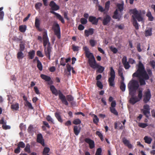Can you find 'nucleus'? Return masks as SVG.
Masks as SVG:
<instances>
[{
  "mask_svg": "<svg viewBox=\"0 0 155 155\" xmlns=\"http://www.w3.org/2000/svg\"><path fill=\"white\" fill-rule=\"evenodd\" d=\"M102 149L101 148H99L97 150L95 155H101Z\"/></svg>",
  "mask_w": 155,
  "mask_h": 155,
  "instance_id": "55",
  "label": "nucleus"
},
{
  "mask_svg": "<svg viewBox=\"0 0 155 155\" xmlns=\"http://www.w3.org/2000/svg\"><path fill=\"white\" fill-rule=\"evenodd\" d=\"M25 49V44L22 42H21V44L19 45V50L20 51H23Z\"/></svg>",
  "mask_w": 155,
  "mask_h": 155,
  "instance_id": "40",
  "label": "nucleus"
},
{
  "mask_svg": "<svg viewBox=\"0 0 155 155\" xmlns=\"http://www.w3.org/2000/svg\"><path fill=\"white\" fill-rule=\"evenodd\" d=\"M88 63L90 67L94 69H96V66L98 64L96 62L95 58L93 57L91 59H88Z\"/></svg>",
  "mask_w": 155,
  "mask_h": 155,
  "instance_id": "12",
  "label": "nucleus"
},
{
  "mask_svg": "<svg viewBox=\"0 0 155 155\" xmlns=\"http://www.w3.org/2000/svg\"><path fill=\"white\" fill-rule=\"evenodd\" d=\"M97 86L101 89L103 88V85L101 81H97L96 83Z\"/></svg>",
  "mask_w": 155,
  "mask_h": 155,
  "instance_id": "54",
  "label": "nucleus"
},
{
  "mask_svg": "<svg viewBox=\"0 0 155 155\" xmlns=\"http://www.w3.org/2000/svg\"><path fill=\"white\" fill-rule=\"evenodd\" d=\"M122 61L124 68L126 69H128L130 67L129 62L127 61V58L126 56L123 57L122 60Z\"/></svg>",
  "mask_w": 155,
  "mask_h": 155,
  "instance_id": "16",
  "label": "nucleus"
},
{
  "mask_svg": "<svg viewBox=\"0 0 155 155\" xmlns=\"http://www.w3.org/2000/svg\"><path fill=\"white\" fill-rule=\"evenodd\" d=\"M138 97L139 100H140V101L142 99V98L143 97V94H142V90H139L138 92Z\"/></svg>",
  "mask_w": 155,
  "mask_h": 155,
  "instance_id": "46",
  "label": "nucleus"
},
{
  "mask_svg": "<svg viewBox=\"0 0 155 155\" xmlns=\"http://www.w3.org/2000/svg\"><path fill=\"white\" fill-rule=\"evenodd\" d=\"M46 119L48 121L53 123V120L50 115H48L46 117Z\"/></svg>",
  "mask_w": 155,
  "mask_h": 155,
  "instance_id": "58",
  "label": "nucleus"
},
{
  "mask_svg": "<svg viewBox=\"0 0 155 155\" xmlns=\"http://www.w3.org/2000/svg\"><path fill=\"white\" fill-rule=\"evenodd\" d=\"M55 116L59 122L62 123L63 120L59 112H56L54 114Z\"/></svg>",
  "mask_w": 155,
  "mask_h": 155,
  "instance_id": "24",
  "label": "nucleus"
},
{
  "mask_svg": "<svg viewBox=\"0 0 155 155\" xmlns=\"http://www.w3.org/2000/svg\"><path fill=\"white\" fill-rule=\"evenodd\" d=\"M40 24V20L38 18H36L35 19V26L36 28L38 29L39 28Z\"/></svg>",
  "mask_w": 155,
  "mask_h": 155,
  "instance_id": "38",
  "label": "nucleus"
},
{
  "mask_svg": "<svg viewBox=\"0 0 155 155\" xmlns=\"http://www.w3.org/2000/svg\"><path fill=\"white\" fill-rule=\"evenodd\" d=\"M27 27L26 25H21L19 26V30L21 32L24 33L26 30Z\"/></svg>",
  "mask_w": 155,
  "mask_h": 155,
  "instance_id": "34",
  "label": "nucleus"
},
{
  "mask_svg": "<svg viewBox=\"0 0 155 155\" xmlns=\"http://www.w3.org/2000/svg\"><path fill=\"white\" fill-rule=\"evenodd\" d=\"M37 55L39 57H43L44 56L42 52L40 51H38L37 52Z\"/></svg>",
  "mask_w": 155,
  "mask_h": 155,
  "instance_id": "64",
  "label": "nucleus"
},
{
  "mask_svg": "<svg viewBox=\"0 0 155 155\" xmlns=\"http://www.w3.org/2000/svg\"><path fill=\"white\" fill-rule=\"evenodd\" d=\"M132 76L134 77H136L139 78L140 85L145 84V80H148L149 78V75L145 70L143 65L140 61L139 63L137 71L133 74Z\"/></svg>",
  "mask_w": 155,
  "mask_h": 155,
  "instance_id": "1",
  "label": "nucleus"
},
{
  "mask_svg": "<svg viewBox=\"0 0 155 155\" xmlns=\"http://www.w3.org/2000/svg\"><path fill=\"white\" fill-rule=\"evenodd\" d=\"M33 128L32 126L31 125L29 126L28 129V133H31L33 131Z\"/></svg>",
  "mask_w": 155,
  "mask_h": 155,
  "instance_id": "62",
  "label": "nucleus"
},
{
  "mask_svg": "<svg viewBox=\"0 0 155 155\" xmlns=\"http://www.w3.org/2000/svg\"><path fill=\"white\" fill-rule=\"evenodd\" d=\"M115 27L116 28H118L119 29L122 30L124 28V25L122 24L120 25H115Z\"/></svg>",
  "mask_w": 155,
  "mask_h": 155,
  "instance_id": "61",
  "label": "nucleus"
},
{
  "mask_svg": "<svg viewBox=\"0 0 155 155\" xmlns=\"http://www.w3.org/2000/svg\"><path fill=\"white\" fill-rule=\"evenodd\" d=\"M110 77L109 78L108 81L110 86L114 87L115 84L114 81L115 77V73L112 67L110 68Z\"/></svg>",
  "mask_w": 155,
  "mask_h": 155,
  "instance_id": "5",
  "label": "nucleus"
},
{
  "mask_svg": "<svg viewBox=\"0 0 155 155\" xmlns=\"http://www.w3.org/2000/svg\"><path fill=\"white\" fill-rule=\"evenodd\" d=\"M50 89L52 93L57 96L58 95L59 99L61 100L62 103L66 106L68 105V101L71 102L74 100V97L71 95H68L66 96L64 95L60 90H58L53 85H51L50 87ZM71 104H72V102H71Z\"/></svg>",
  "mask_w": 155,
  "mask_h": 155,
  "instance_id": "2",
  "label": "nucleus"
},
{
  "mask_svg": "<svg viewBox=\"0 0 155 155\" xmlns=\"http://www.w3.org/2000/svg\"><path fill=\"white\" fill-rule=\"evenodd\" d=\"M11 107L13 110H18L19 108V104L18 103L13 104L11 105Z\"/></svg>",
  "mask_w": 155,
  "mask_h": 155,
  "instance_id": "35",
  "label": "nucleus"
},
{
  "mask_svg": "<svg viewBox=\"0 0 155 155\" xmlns=\"http://www.w3.org/2000/svg\"><path fill=\"white\" fill-rule=\"evenodd\" d=\"M4 16V12L3 11H1L0 12V20L3 21Z\"/></svg>",
  "mask_w": 155,
  "mask_h": 155,
  "instance_id": "63",
  "label": "nucleus"
},
{
  "mask_svg": "<svg viewBox=\"0 0 155 155\" xmlns=\"http://www.w3.org/2000/svg\"><path fill=\"white\" fill-rule=\"evenodd\" d=\"M24 150L25 152H27L28 153H31L30 145L29 143H27L26 144V147Z\"/></svg>",
  "mask_w": 155,
  "mask_h": 155,
  "instance_id": "39",
  "label": "nucleus"
},
{
  "mask_svg": "<svg viewBox=\"0 0 155 155\" xmlns=\"http://www.w3.org/2000/svg\"><path fill=\"white\" fill-rule=\"evenodd\" d=\"M96 68L98 69L97 70V72L100 73H102L104 71L105 69L104 67L101 66L98 64L96 66Z\"/></svg>",
  "mask_w": 155,
  "mask_h": 155,
  "instance_id": "26",
  "label": "nucleus"
},
{
  "mask_svg": "<svg viewBox=\"0 0 155 155\" xmlns=\"http://www.w3.org/2000/svg\"><path fill=\"white\" fill-rule=\"evenodd\" d=\"M73 123L75 125H78L81 124V121L79 119H76L73 120Z\"/></svg>",
  "mask_w": 155,
  "mask_h": 155,
  "instance_id": "48",
  "label": "nucleus"
},
{
  "mask_svg": "<svg viewBox=\"0 0 155 155\" xmlns=\"http://www.w3.org/2000/svg\"><path fill=\"white\" fill-rule=\"evenodd\" d=\"M83 49L84 51L86 56L88 59H91L93 58V57L94 58L93 54L89 52V48L87 46L84 47Z\"/></svg>",
  "mask_w": 155,
  "mask_h": 155,
  "instance_id": "10",
  "label": "nucleus"
},
{
  "mask_svg": "<svg viewBox=\"0 0 155 155\" xmlns=\"http://www.w3.org/2000/svg\"><path fill=\"white\" fill-rule=\"evenodd\" d=\"M110 2L109 1H107L105 4V10L108 11L110 8Z\"/></svg>",
  "mask_w": 155,
  "mask_h": 155,
  "instance_id": "45",
  "label": "nucleus"
},
{
  "mask_svg": "<svg viewBox=\"0 0 155 155\" xmlns=\"http://www.w3.org/2000/svg\"><path fill=\"white\" fill-rule=\"evenodd\" d=\"M92 115L94 116L93 118V122L94 123L96 124H97V123L99 122V119L97 117V115L94 114H93Z\"/></svg>",
  "mask_w": 155,
  "mask_h": 155,
  "instance_id": "37",
  "label": "nucleus"
},
{
  "mask_svg": "<svg viewBox=\"0 0 155 155\" xmlns=\"http://www.w3.org/2000/svg\"><path fill=\"white\" fill-rule=\"evenodd\" d=\"M17 146V147L14 150V152L15 153H19L20 152V148H23L25 147V144L23 141L19 142L18 143Z\"/></svg>",
  "mask_w": 155,
  "mask_h": 155,
  "instance_id": "11",
  "label": "nucleus"
},
{
  "mask_svg": "<svg viewBox=\"0 0 155 155\" xmlns=\"http://www.w3.org/2000/svg\"><path fill=\"white\" fill-rule=\"evenodd\" d=\"M139 87L138 83L136 80H133L130 81L128 85L129 93H136V91Z\"/></svg>",
  "mask_w": 155,
  "mask_h": 155,
  "instance_id": "4",
  "label": "nucleus"
},
{
  "mask_svg": "<svg viewBox=\"0 0 155 155\" xmlns=\"http://www.w3.org/2000/svg\"><path fill=\"white\" fill-rule=\"evenodd\" d=\"M37 67L40 71H41L43 69V67L41 62L39 60L38 61V62L37 63Z\"/></svg>",
  "mask_w": 155,
  "mask_h": 155,
  "instance_id": "42",
  "label": "nucleus"
},
{
  "mask_svg": "<svg viewBox=\"0 0 155 155\" xmlns=\"http://www.w3.org/2000/svg\"><path fill=\"white\" fill-rule=\"evenodd\" d=\"M132 13L133 14L132 16V21L135 29L138 30L139 29V26L137 20L138 21H141L143 20L141 11H138L136 9H134L132 10Z\"/></svg>",
  "mask_w": 155,
  "mask_h": 155,
  "instance_id": "3",
  "label": "nucleus"
},
{
  "mask_svg": "<svg viewBox=\"0 0 155 155\" xmlns=\"http://www.w3.org/2000/svg\"><path fill=\"white\" fill-rule=\"evenodd\" d=\"M94 29L93 28H89L88 30H84V35L86 37H88L90 35H92L94 33Z\"/></svg>",
  "mask_w": 155,
  "mask_h": 155,
  "instance_id": "22",
  "label": "nucleus"
},
{
  "mask_svg": "<svg viewBox=\"0 0 155 155\" xmlns=\"http://www.w3.org/2000/svg\"><path fill=\"white\" fill-rule=\"evenodd\" d=\"M66 67L68 71L69 72V74H70L71 70L72 69L73 67H71V65L68 64H67Z\"/></svg>",
  "mask_w": 155,
  "mask_h": 155,
  "instance_id": "53",
  "label": "nucleus"
},
{
  "mask_svg": "<svg viewBox=\"0 0 155 155\" xmlns=\"http://www.w3.org/2000/svg\"><path fill=\"white\" fill-rule=\"evenodd\" d=\"M129 94L131 96L129 102L131 104H134L140 101L137 97L134 96L135 93H129Z\"/></svg>",
  "mask_w": 155,
  "mask_h": 155,
  "instance_id": "8",
  "label": "nucleus"
},
{
  "mask_svg": "<svg viewBox=\"0 0 155 155\" xmlns=\"http://www.w3.org/2000/svg\"><path fill=\"white\" fill-rule=\"evenodd\" d=\"M50 12L54 15L56 16L57 18L60 21L62 24L65 23V21L63 18L60 15L52 11H50Z\"/></svg>",
  "mask_w": 155,
  "mask_h": 155,
  "instance_id": "18",
  "label": "nucleus"
},
{
  "mask_svg": "<svg viewBox=\"0 0 155 155\" xmlns=\"http://www.w3.org/2000/svg\"><path fill=\"white\" fill-rule=\"evenodd\" d=\"M146 15L148 17V19L149 21H152L153 20L154 18L152 15L150 11L148 12Z\"/></svg>",
  "mask_w": 155,
  "mask_h": 155,
  "instance_id": "32",
  "label": "nucleus"
},
{
  "mask_svg": "<svg viewBox=\"0 0 155 155\" xmlns=\"http://www.w3.org/2000/svg\"><path fill=\"white\" fill-rule=\"evenodd\" d=\"M53 29L55 35L58 39H60L61 37L60 28L59 25L57 23L54 24Z\"/></svg>",
  "mask_w": 155,
  "mask_h": 155,
  "instance_id": "6",
  "label": "nucleus"
},
{
  "mask_svg": "<svg viewBox=\"0 0 155 155\" xmlns=\"http://www.w3.org/2000/svg\"><path fill=\"white\" fill-rule=\"evenodd\" d=\"M152 29L151 28L146 30L145 31V36L146 37H147L151 36L152 35Z\"/></svg>",
  "mask_w": 155,
  "mask_h": 155,
  "instance_id": "28",
  "label": "nucleus"
},
{
  "mask_svg": "<svg viewBox=\"0 0 155 155\" xmlns=\"http://www.w3.org/2000/svg\"><path fill=\"white\" fill-rule=\"evenodd\" d=\"M49 6L51 7V11H57L59 9V7L53 1H51L49 4Z\"/></svg>",
  "mask_w": 155,
  "mask_h": 155,
  "instance_id": "17",
  "label": "nucleus"
},
{
  "mask_svg": "<svg viewBox=\"0 0 155 155\" xmlns=\"http://www.w3.org/2000/svg\"><path fill=\"white\" fill-rule=\"evenodd\" d=\"M35 55V51L32 50L28 52V57L30 59H33Z\"/></svg>",
  "mask_w": 155,
  "mask_h": 155,
  "instance_id": "31",
  "label": "nucleus"
},
{
  "mask_svg": "<svg viewBox=\"0 0 155 155\" xmlns=\"http://www.w3.org/2000/svg\"><path fill=\"white\" fill-rule=\"evenodd\" d=\"M88 21L93 25H97L98 24V20L95 17L91 16L89 17Z\"/></svg>",
  "mask_w": 155,
  "mask_h": 155,
  "instance_id": "20",
  "label": "nucleus"
},
{
  "mask_svg": "<svg viewBox=\"0 0 155 155\" xmlns=\"http://www.w3.org/2000/svg\"><path fill=\"white\" fill-rule=\"evenodd\" d=\"M89 42L91 46L92 47H94L97 43V41L95 40L91 39L89 41Z\"/></svg>",
  "mask_w": 155,
  "mask_h": 155,
  "instance_id": "49",
  "label": "nucleus"
},
{
  "mask_svg": "<svg viewBox=\"0 0 155 155\" xmlns=\"http://www.w3.org/2000/svg\"><path fill=\"white\" fill-rule=\"evenodd\" d=\"M110 49L114 54H116L118 51L117 49L116 48L113 47L112 46L110 47Z\"/></svg>",
  "mask_w": 155,
  "mask_h": 155,
  "instance_id": "56",
  "label": "nucleus"
},
{
  "mask_svg": "<svg viewBox=\"0 0 155 155\" xmlns=\"http://www.w3.org/2000/svg\"><path fill=\"white\" fill-rule=\"evenodd\" d=\"M138 126L142 128H145L148 126V124L147 123H139L138 124Z\"/></svg>",
  "mask_w": 155,
  "mask_h": 155,
  "instance_id": "50",
  "label": "nucleus"
},
{
  "mask_svg": "<svg viewBox=\"0 0 155 155\" xmlns=\"http://www.w3.org/2000/svg\"><path fill=\"white\" fill-rule=\"evenodd\" d=\"M120 88L121 91L124 92V91L125 90L126 85L124 82L120 83Z\"/></svg>",
  "mask_w": 155,
  "mask_h": 155,
  "instance_id": "44",
  "label": "nucleus"
},
{
  "mask_svg": "<svg viewBox=\"0 0 155 155\" xmlns=\"http://www.w3.org/2000/svg\"><path fill=\"white\" fill-rule=\"evenodd\" d=\"M40 77L42 79L46 81H50L51 80V78L50 77L43 74H41Z\"/></svg>",
  "mask_w": 155,
  "mask_h": 155,
  "instance_id": "27",
  "label": "nucleus"
},
{
  "mask_svg": "<svg viewBox=\"0 0 155 155\" xmlns=\"http://www.w3.org/2000/svg\"><path fill=\"white\" fill-rule=\"evenodd\" d=\"M36 140L38 143H40L43 146H45V140L41 134L39 133L37 134Z\"/></svg>",
  "mask_w": 155,
  "mask_h": 155,
  "instance_id": "14",
  "label": "nucleus"
},
{
  "mask_svg": "<svg viewBox=\"0 0 155 155\" xmlns=\"http://www.w3.org/2000/svg\"><path fill=\"white\" fill-rule=\"evenodd\" d=\"M124 3L122 2L121 3H117L116 5V7L117 9H118V11H119L120 12H121L124 9Z\"/></svg>",
  "mask_w": 155,
  "mask_h": 155,
  "instance_id": "23",
  "label": "nucleus"
},
{
  "mask_svg": "<svg viewBox=\"0 0 155 155\" xmlns=\"http://www.w3.org/2000/svg\"><path fill=\"white\" fill-rule=\"evenodd\" d=\"M43 46L45 48H46L47 45L48 44L49 45V43H50L49 41V39L47 36V31H45L43 33Z\"/></svg>",
  "mask_w": 155,
  "mask_h": 155,
  "instance_id": "13",
  "label": "nucleus"
},
{
  "mask_svg": "<svg viewBox=\"0 0 155 155\" xmlns=\"http://www.w3.org/2000/svg\"><path fill=\"white\" fill-rule=\"evenodd\" d=\"M96 134L98 136L102 141H103L104 138L103 135L99 131H97L96 132Z\"/></svg>",
  "mask_w": 155,
  "mask_h": 155,
  "instance_id": "47",
  "label": "nucleus"
},
{
  "mask_svg": "<svg viewBox=\"0 0 155 155\" xmlns=\"http://www.w3.org/2000/svg\"><path fill=\"white\" fill-rule=\"evenodd\" d=\"M112 18L114 19H118L119 20L120 19L119 15L118 14V9H116L114 12V14L112 16Z\"/></svg>",
  "mask_w": 155,
  "mask_h": 155,
  "instance_id": "25",
  "label": "nucleus"
},
{
  "mask_svg": "<svg viewBox=\"0 0 155 155\" xmlns=\"http://www.w3.org/2000/svg\"><path fill=\"white\" fill-rule=\"evenodd\" d=\"M110 110L112 113H113L114 115L116 116L118 115V113L115 108L110 107Z\"/></svg>",
  "mask_w": 155,
  "mask_h": 155,
  "instance_id": "43",
  "label": "nucleus"
},
{
  "mask_svg": "<svg viewBox=\"0 0 155 155\" xmlns=\"http://www.w3.org/2000/svg\"><path fill=\"white\" fill-rule=\"evenodd\" d=\"M60 64L63 66H64L66 65V63L64 61V58H61Z\"/></svg>",
  "mask_w": 155,
  "mask_h": 155,
  "instance_id": "57",
  "label": "nucleus"
},
{
  "mask_svg": "<svg viewBox=\"0 0 155 155\" xmlns=\"http://www.w3.org/2000/svg\"><path fill=\"white\" fill-rule=\"evenodd\" d=\"M24 57L22 51H19L17 53V58L18 59H22Z\"/></svg>",
  "mask_w": 155,
  "mask_h": 155,
  "instance_id": "41",
  "label": "nucleus"
},
{
  "mask_svg": "<svg viewBox=\"0 0 155 155\" xmlns=\"http://www.w3.org/2000/svg\"><path fill=\"white\" fill-rule=\"evenodd\" d=\"M142 110L143 111V114L147 118H148L150 114V110L143 109H142Z\"/></svg>",
  "mask_w": 155,
  "mask_h": 155,
  "instance_id": "36",
  "label": "nucleus"
},
{
  "mask_svg": "<svg viewBox=\"0 0 155 155\" xmlns=\"http://www.w3.org/2000/svg\"><path fill=\"white\" fill-rule=\"evenodd\" d=\"M122 142L129 149H131L132 148V145L130 143V141L127 140L126 138L124 137L123 138Z\"/></svg>",
  "mask_w": 155,
  "mask_h": 155,
  "instance_id": "21",
  "label": "nucleus"
},
{
  "mask_svg": "<svg viewBox=\"0 0 155 155\" xmlns=\"http://www.w3.org/2000/svg\"><path fill=\"white\" fill-rule=\"evenodd\" d=\"M25 105L27 106L31 110H32L33 109V107L31 104L28 101H27V102L26 103V104H25Z\"/></svg>",
  "mask_w": 155,
  "mask_h": 155,
  "instance_id": "59",
  "label": "nucleus"
},
{
  "mask_svg": "<svg viewBox=\"0 0 155 155\" xmlns=\"http://www.w3.org/2000/svg\"><path fill=\"white\" fill-rule=\"evenodd\" d=\"M81 129L77 126H74V132L76 135H78L80 132Z\"/></svg>",
  "mask_w": 155,
  "mask_h": 155,
  "instance_id": "30",
  "label": "nucleus"
},
{
  "mask_svg": "<svg viewBox=\"0 0 155 155\" xmlns=\"http://www.w3.org/2000/svg\"><path fill=\"white\" fill-rule=\"evenodd\" d=\"M140 43H138L137 45V48L138 51L139 52H141L142 51V49L140 48Z\"/></svg>",
  "mask_w": 155,
  "mask_h": 155,
  "instance_id": "60",
  "label": "nucleus"
},
{
  "mask_svg": "<svg viewBox=\"0 0 155 155\" xmlns=\"http://www.w3.org/2000/svg\"><path fill=\"white\" fill-rule=\"evenodd\" d=\"M111 18L110 16L108 15H105L102 19V22L104 25H107L110 22Z\"/></svg>",
  "mask_w": 155,
  "mask_h": 155,
  "instance_id": "9",
  "label": "nucleus"
},
{
  "mask_svg": "<svg viewBox=\"0 0 155 155\" xmlns=\"http://www.w3.org/2000/svg\"><path fill=\"white\" fill-rule=\"evenodd\" d=\"M50 150V149L49 147H45L44 148L43 150V155H49L48 153L49 152Z\"/></svg>",
  "mask_w": 155,
  "mask_h": 155,
  "instance_id": "33",
  "label": "nucleus"
},
{
  "mask_svg": "<svg viewBox=\"0 0 155 155\" xmlns=\"http://www.w3.org/2000/svg\"><path fill=\"white\" fill-rule=\"evenodd\" d=\"M144 140L145 143L148 144L151 143L152 139L150 137H149L147 136H145L144 138Z\"/></svg>",
  "mask_w": 155,
  "mask_h": 155,
  "instance_id": "29",
  "label": "nucleus"
},
{
  "mask_svg": "<svg viewBox=\"0 0 155 155\" xmlns=\"http://www.w3.org/2000/svg\"><path fill=\"white\" fill-rule=\"evenodd\" d=\"M80 22L82 24L85 25L87 23V20L85 18H81L80 19Z\"/></svg>",
  "mask_w": 155,
  "mask_h": 155,
  "instance_id": "52",
  "label": "nucleus"
},
{
  "mask_svg": "<svg viewBox=\"0 0 155 155\" xmlns=\"http://www.w3.org/2000/svg\"><path fill=\"white\" fill-rule=\"evenodd\" d=\"M151 96L150 91L148 89L147 91L145 92L143 96V101L144 103H147L150 101Z\"/></svg>",
  "mask_w": 155,
  "mask_h": 155,
  "instance_id": "7",
  "label": "nucleus"
},
{
  "mask_svg": "<svg viewBox=\"0 0 155 155\" xmlns=\"http://www.w3.org/2000/svg\"><path fill=\"white\" fill-rule=\"evenodd\" d=\"M84 141L89 144V147L90 149H93L94 147V142L92 140L87 138H86L84 139Z\"/></svg>",
  "mask_w": 155,
  "mask_h": 155,
  "instance_id": "19",
  "label": "nucleus"
},
{
  "mask_svg": "<svg viewBox=\"0 0 155 155\" xmlns=\"http://www.w3.org/2000/svg\"><path fill=\"white\" fill-rule=\"evenodd\" d=\"M51 47L50 46V44L49 43V45L47 46V48H45V53L46 56L49 59H50V54L51 51Z\"/></svg>",
  "mask_w": 155,
  "mask_h": 155,
  "instance_id": "15",
  "label": "nucleus"
},
{
  "mask_svg": "<svg viewBox=\"0 0 155 155\" xmlns=\"http://www.w3.org/2000/svg\"><path fill=\"white\" fill-rule=\"evenodd\" d=\"M72 49L74 51H77L79 50V47L78 46H75L73 44L72 45Z\"/></svg>",
  "mask_w": 155,
  "mask_h": 155,
  "instance_id": "51",
  "label": "nucleus"
}]
</instances>
